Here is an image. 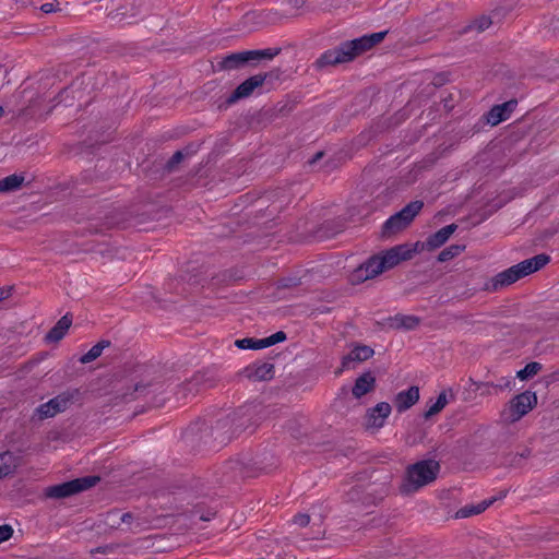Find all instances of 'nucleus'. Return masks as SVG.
<instances>
[{
	"label": "nucleus",
	"instance_id": "1",
	"mask_svg": "<svg viewBox=\"0 0 559 559\" xmlns=\"http://www.w3.org/2000/svg\"><path fill=\"white\" fill-rule=\"evenodd\" d=\"M255 407L245 405L238 409L222 416L214 424L202 429L201 440L210 448H221L253 425Z\"/></svg>",
	"mask_w": 559,
	"mask_h": 559
},
{
	"label": "nucleus",
	"instance_id": "2",
	"mask_svg": "<svg viewBox=\"0 0 559 559\" xmlns=\"http://www.w3.org/2000/svg\"><path fill=\"white\" fill-rule=\"evenodd\" d=\"M388 31L364 35L353 40L341 43L333 49L324 51L313 63L317 70H322L329 66H336L353 61L356 57L371 49L381 43L386 36Z\"/></svg>",
	"mask_w": 559,
	"mask_h": 559
},
{
	"label": "nucleus",
	"instance_id": "3",
	"mask_svg": "<svg viewBox=\"0 0 559 559\" xmlns=\"http://www.w3.org/2000/svg\"><path fill=\"white\" fill-rule=\"evenodd\" d=\"M390 492V476L353 486L345 495V501L354 508L365 510L377 507Z\"/></svg>",
	"mask_w": 559,
	"mask_h": 559
},
{
	"label": "nucleus",
	"instance_id": "4",
	"mask_svg": "<svg viewBox=\"0 0 559 559\" xmlns=\"http://www.w3.org/2000/svg\"><path fill=\"white\" fill-rule=\"evenodd\" d=\"M440 472V464L432 459L420 460L409 464L399 486L402 496H412L433 483Z\"/></svg>",
	"mask_w": 559,
	"mask_h": 559
},
{
	"label": "nucleus",
	"instance_id": "5",
	"mask_svg": "<svg viewBox=\"0 0 559 559\" xmlns=\"http://www.w3.org/2000/svg\"><path fill=\"white\" fill-rule=\"evenodd\" d=\"M549 260L550 258L547 254H537L531 259L524 260L498 273L491 280V284H486L485 288L490 290H498L504 286L511 285L520 278L540 270L549 262Z\"/></svg>",
	"mask_w": 559,
	"mask_h": 559
},
{
	"label": "nucleus",
	"instance_id": "6",
	"mask_svg": "<svg viewBox=\"0 0 559 559\" xmlns=\"http://www.w3.org/2000/svg\"><path fill=\"white\" fill-rule=\"evenodd\" d=\"M549 260L550 258L547 254H537L531 259L524 260L498 273L491 280V284H486L485 288L490 290H498L504 286L511 285L520 278L540 270L549 262Z\"/></svg>",
	"mask_w": 559,
	"mask_h": 559
},
{
	"label": "nucleus",
	"instance_id": "7",
	"mask_svg": "<svg viewBox=\"0 0 559 559\" xmlns=\"http://www.w3.org/2000/svg\"><path fill=\"white\" fill-rule=\"evenodd\" d=\"M424 202L416 200L409 202L401 211L390 216L381 227V237L389 239L411 225L420 213Z\"/></svg>",
	"mask_w": 559,
	"mask_h": 559
},
{
	"label": "nucleus",
	"instance_id": "8",
	"mask_svg": "<svg viewBox=\"0 0 559 559\" xmlns=\"http://www.w3.org/2000/svg\"><path fill=\"white\" fill-rule=\"evenodd\" d=\"M537 404V396L534 392L525 391L515 395L501 411L500 420L506 425L519 421L531 412Z\"/></svg>",
	"mask_w": 559,
	"mask_h": 559
},
{
	"label": "nucleus",
	"instance_id": "9",
	"mask_svg": "<svg viewBox=\"0 0 559 559\" xmlns=\"http://www.w3.org/2000/svg\"><path fill=\"white\" fill-rule=\"evenodd\" d=\"M98 481V476H85L75 478L59 485L48 487L46 490V496L56 499L67 498L92 488Z\"/></svg>",
	"mask_w": 559,
	"mask_h": 559
},
{
	"label": "nucleus",
	"instance_id": "10",
	"mask_svg": "<svg viewBox=\"0 0 559 559\" xmlns=\"http://www.w3.org/2000/svg\"><path fill=\"white\" fill-rule=\"evenodd\" d=\"M214 385L215 378L211 371H199L178 386L176 395L178 400H186Z\"/></svg>",
	"mask_w": 559,
	"mask_h": 559
},
{
	"label": "nucleus",
	"instance_id": "11",
	"mask_svg": "<svg viewBox=\"0 0 559 559\" xmlns=\"http://www.w3.org/2000/svg\"><path fill=\"white\" fill-rule=\"evenodd\" d=\"M73 394L69 392H62L49 400L48 402L40 404L34 411V416H37L39 420L51 418L59 413L64 412L72 404Z\"/></svg>",
	"mask_w": 559,
	"mask_h": 559
},
{
	"label": "nucleus",
	"instance_id": "12",
	"mask_svg": "<svg viewBox=\"0 0 559 559\" xmlns=\"http://www.w3.org/2000/svg\"><path fill=\"white\" fill-rule=\"evenodd\" d=\"M380 262L381 260L379 254H374L367 259V261L354 270L350 277L352 282L362 283L381 274L384 270L383 266L380 265Z\"/></svg>",
	"mask_w": 559,
	"mask_h": 559
},
{
	"label": "nucleus",
	"instance_id": "13",
	"mask_svg": "<svg viewBox=\"0 0 559 559\" xmlns=\"http://www.w3.org/2000/svg\"><path fill=\"white\" fill-rule=\"evenodd\" d=\"M265 82V76L258 74L252 75L240 83L234 92L227 97L226 104L233 105L242 98L249 97L257 87H260Z\"/></svg>",
	"mask_w": 559,
	"mask_h": 559
},
{
	"label": "nucleus",
	"instance_id": "14",
	"mask_svg": "<svg viewBox=\"0 0 559 559\" xmlns=\"http://www.w3.org/2000/svg\"><path fill=\"white\" fill-rule=\"evenodd\" d=\"M379 255L381 260L380 265L383 266L384 271L393 269L402 261L411 259L408 245L395 246L389 250L382 251Z\"/></svg>",
	"mask_w": 559,
	"mask_h": 559
},
{
	"label": "nucleus",
	"instance_id": "15",
	"mask_svg": "<svg viewBox=\"0 0 559 559\" xmlns=\"http://www.w3.org/2000/svg\"><path fill=\"white\" fill-rule=\"evenodd\" d=\"M239 374L251 381H269L274 377V365L254 362L243 368Z\"/></svg>",
	"mask_w": 559,
	"mask_h": 559
},
{
	"label": "nucleus",
	"instance_id": "16",
	"mask_svg": "<svg viewBox=\"0 0 559 559\" xmlns=\"http://www.w3.org/2000/svg\"><path fill=\"white\" fill-rule=\"evenodd\" d=\"M392 407L386 402H380L374 407L368 409L366 415V425L368 428L383 427L385 419L391 414Z\"/></svg>",
	"mask_w": 559,
	"mask_h": 559
},
{
	"label": "nucleus",
	"instance_id": "17",
	"mask_svg": "<svg viewBox=\"0 0 559 559\" xmlns=\"http://www.w3.org/2000/svg\"><path fill=\"white\" fill-rule=\"evenodd\" d=\"M454 234V223L449 224L426 238L427 252H432L447 243Z\"/></svg>",
	"mask_w": 559,
	"mask_h": 559
},
{
	"label": "nucleus",
	"instance_id": "18",
	"mask_svg": "<svg viewBox=\"0 0 559 559\" xmlns=\"http://www.w3.org/2000/svg\"><path fill=\"white\" fill-rule=\"evenodd\" d=\"M418 400L419 389L413 385L405 391L399 392L393 400V404L399 413H403L416 404Z\"/></svg>",
	"mask_w": 559,
	"mask_h": 559
},
{
	"label": "nucleus",
	"instance_id": "19",
	"mask_svg": "<svg viewBox=\"0 0 559 559\" xmlns=\"http://www.w3.org/2000/svg\"><path fill=\"white\" fill-rule=\"evenodd\" d=\"M516 107V100H509L500 105L493 106L487 114L486 120L491 126H497L507 120Z\"/></svg>",
	"mask_w": 559,
	"mask_h": 559
},
{
	"label": "nucleus",
	"instance_id": "20",
	"mask_svg": "<svg viewBox=\"0 0 559 559\" xmlns=\"http://www.w3.org/2000/svg\"><path fill=\"white\" fill-rule=\"evenodd\" d=\"M221 481L228 483L246 476L243 463L238 459L225 462L221 468Z\"/></svg>",
	"mask_w": 559,
	"mask_h": 559
},
{
	"label": "nucleus",
	"instance_id": "21",
	"mask_svg": "<svg viewBox=\"0 0 559 559\" xmlns=\"http://www.w3.org/2000/svg\"><path fill=\"white\" fill-rule=\"evenodd\" d=\"M373 355L374 350L370 346L357 344L342 358V367L343 369H349L350 362H362L370 359Z\"/></svg>",
	"mask_w": 559,
	"mask_h": 559
},
{
	"label": "nucleus",
	"instance_id": "22",
	"mask_svg": "<svg viewBox=\"0 0 559 559\" xmlns=\"http://www.w3.org/2000/svg\"><path fill=\"white\" fill-rule=\"evenodd\" d=\"M72 325V314L66 313L61 317L58 322L48 331L45 336L47 343H58L67 334L68 330Z\"/></svg>",
	"mask_w": 559,
	"mask_h": 559
},
{
	"label": "nucleus",
	"instance_id": "23",
	"mask_svg": "<svg viewBox=\"0 0 559 559\" xmlns=\"http://www.w3.org/2000/svg\"><path fill=\"white\" fill-rule=\"evenodd\" d=\"M248 66L243 51L229 53L216 63L217 71H234L239 70Z\"/></svg>",
	"mask_w": 559,
	"mask_h": 559
},
{
	"label": "nucleus",
	"instance_id": "24",
	"mask_svg": "<svg viewBox=\"0 0 559 559\" xmlns=\"http://www.w3.org/2000/svg\"><path fill=\"white\" fill-rule=\"evenodd\" d=\"M420 318L413 314H395L388 319V324L394 330H415L420 324Z\"/></svg>",
	"mask_w": 559,
	"mask_h": 559
},
{
	"label": "nucleus",
	"instance_id": "25",
	"mask_svg": "<svg viewBox=\"0 0 559 559\" xmlns=\"http://www.w3.org/2000/svg\"><path fill=\"white\" fill-rule=\"evenodd\" d=\"M376 388V377L371 371L364 372L359 376L352 389V393L356 399H360L365 394L373 391Z\"/></svg>",
	"mask_w": 559,
	"mask_h": 559
},
{
	"label": "nucleus",
	"instance_id": "26",
	"mask_svg": "<svg viewBox=\"0 0 559 559\" xmlns=\"http://www.w3.org/2000/svg\"><path fill=\"white\" fill-rule=\"evenodd\" d=\"M282 51L281 47L257 49V50H243L246 61L248 64H258L262 60H272L278 56Z\"/></svg>",
	"mask_w": 559,
	"mask_h": 559
},
{
	"label": "nucleus",
	"instance_id": "27",
	"mask_svg": "<svg viewBox=\"0 0 559 559\" xmlns=\"http://www.w3.org/2000/svg\"><path fill=\"white\" fill-rule=\"evenodd\" d=\"M142 2L135 3L134 1H127L115 11L109 13L111 20L123 21L130 17H134L140 13Z\"/></svg>",
	"mask_w": 559,
	"mask_h": 559
},
{
	"label": "nucleus",
	"instance_id": "28",
	"mask_svg": "<svg viewBox=\"0 0 559 559\" xmlns=\"http://www.w3.org/2000/svg\"><path fill=\"white\" fill-rule=\"evenodd\" d=\"M495 498L485 499L478 503H472L456 510V519H466L473 515H477L487 510L493 502Z\"/></svg>",
	"mask_w": 559,
	"mask_h": 559
},
{
	"label": "nucleus",
	"instance_id": "29",
	"mask_svg": "<svg viewBox=\"0 0 559 559\" xmlns=\"http://www.w3.org/2000/svg\"><path fill=\"white\" fill-rule=\"evenodd\" d=\"M25 181L23 175L13 174L0 180V193H9L19 190Z\"/></svg>",
	"mask_w": 559,
	"mask_h": 559
},
{
	"label": "nucleus",
	"instance_id": "30",
	"mask_svg": "<svg viewBox=\"0 0 559 559\" xmlns=\"http://www.w3.org/2000/svg\"><path fill=\"white\" fill-rule=\"evenodd\" d=\"M110 346V341L102 340L97 344H95L87 353H85L81 358L80 362L88 364L97 359L103 350Z\"/></svg>",
	"mask_w": 559,
	"mask_h": 559
},
{
	"label": "nucleus",
	"instance_id": "31",
	"mask_svg": "<svg viewBox=\"0 0 559 559\" xmlns=\"http://www.w3.org/2000/svg\"><path fill=\"white\" fill-rule=\"evenodd\" d=\"M448 403V400H447V395L444 392H441L439 394V396L437 397L436 402H433L429 407L428 409L424 413V418L425 419H428L430 418L431 416L438 414L439 412H441L444 406L447 405Z\"/></svg>",
	"mask_w": 559,
	"mask_h": 559
},
{
	"label": "nucleus",
	"instance_id": "32",
	"mask_svg": "<svg viewBox=\"0 0 559 559\" xmlns=\"http://www.w3.org/2000/svg\"><path fill=\"white\" fill-rule=\"evenodd\" d=\"M542 369V365L539 362L533 361L527 364L523 369L516 372V377L521 380H526L535 374Z\"/></svg>",
	"mask_w": 559,
	"mask_h": 559
},
{
	"label": "nucleus",
	"instance_id": "33",
	"mask_svg": "<svg viewBox=\"0 0 559 559\" xmlns=\"http://www.w3.org/2000/svg\"><path fill=\"white\" fill-rule=\"evenodd\" d=\"M235 345L239 349H262L261 338L246 337L235 341Z\"/></svg>",
	"mask_w": 559,
	"mask_h": 559
},
{
	"label": "nucleus",
	"instance_id": "34",
	"mask_svg": "<svg viewBox=\"0 0 559 559\" xmlns=\"http://www.w3.org/2000/svg\"><path fill=\"white\" fill-rule=\"evenodd\" d=\"M286 333L283 331H278L267 337L261 338L262 348H266L273 346L280 342H284L286 340Z\"/></svg>",
	"mask_w": 559,
	"mask_h": 559
},
{
	"label": "nucleus",
	"instance_id": "35",
	"mask_svg": "<svg viewBox=\"0 0 559 559\" xmlns=\"http://www.w3.org/2000/svg\"><path fill=\"white\" fill-rule=\"evenodd\" d=\"M185 154L182 151H176L173 156L166 163V168L171 171L175 167L182 162Z\"/></svg>",
	"mask_w": 559,
	"mask_h": 559
},
{
	"label": "nucleus",
	"instance_id": "36",
	"mask_svg": "<svg viewBox=\"0 0 559 559\" xmlns=\"http://www.w3.org/2000/svg\"><path fill=\"white\" fill-rule=\"evenodd\" d=\"M491 25V20L488 16H481L476 20L469 27L475 28L477 32H484Z\"/></svg>",
	"mask_w": 559,
	"mask_h": 559
},
{
	"label": "nucleus",
	"instance_id": "37",
	"mask_svg": "<svg viewBox=\"0 0 559 559\" xmlns=\"http://www.w3.org/2000/svg\"><path fill=\"white\" fill-rule=\"evenodd\" d=\"M454 258V245H450L447 248H444L438 255L437 261L438 262H447Z\"/></svg>",
	"mask_w": 559,
	"mask_h": 559
},
{
	"label": "nucleus",
	"instance_id": "38",
	"mask_svg": "<svg viewBox=\"0 0 559 559\" xmlns=\"http://www.w3.org/2000/svg\"><path fill=\"white\" fill-rule=\"evenodd\" d=\"M511 383H512V379L511 378H502L496 384H493V383H491V384H489V383L484 384V388H486V389L492 388L496 391H498V390L502 391L504 389H510L511 388Z\"/></svg>",
	"mask_w": 559,
	"mask_h": 559
},
{
	"label": "nucleus",
	"instance_id": "39",
	"mask_svg": "<svg viewBox=\"0 0 559 559\" xmlns=\"http://www.w3.org/2000/svg\"><path fill=\"white\" fill-rule=\"evenodd\" d=\"M480 288V283H478L475 278L472 280L471 285L468 284V288L463 290L460 296L463 298H468L474 295Z\"/></svg>",
	"mask_w": 559,
	"mask_h": 559
},
{
	"label": "nucleus",
	"instance_id": "40",
	"mask_svg": "<svg viewBox=\"0 0 559 559\" xmlns=\"http://www.w3.org/2000/svg\"><path fill=\"white\" fill-rule=\"evenodd\" d=\"M13 535V528L9 524L0 525V544L10 539Z\"/></svg>",
	"mask_w": 559,
	"mask_h": 559
},
{
	"label": "nucleus",
	"instance_id": "41",
	"mask_svg": "<svg viewBox=\"0 0 559 559\" xmlns=\"http://www.w3.org/2000/svg\"><path fill=\"white\" fill-rule=\"evenodd\" d=\"M282 74H283V71L280 68H275L269 72L259 73L258 75L265 76V82H266V81L278 80L282 76Z\"/></svg>",
	"mask_w": 559,
	"mask_h": 559
},
{
	"label": "nucleus",
	"instance_id": "42",
	"mask_svg": "<svg viewBox=\"0 0 559 559\" xmlns=\"http://www.w3.org/2000/svg\"><path fill=\"white\" fill-rule=\"evenodd\" d=\"M426 239L423 240V241H417L413 245V247H409L408 246V251H409V254H411V259L413 258V255L415 253H420V252H424V251H427V248H426Z\"/></svg>",
	"mask_w": 559,
	"mask_h": 559
},
{
	"label": "nucleus",
	"instance_id": "43",
	"mask_svg": "<svg viewBox=\"0 0 559 559\" xmlns=\"http://www.w3.org/2000/svg\"><path fill=\"white\" fill-rule=\"evenodd\" d=\"M294 523L301 527H305L310 523V516L309 514L306 513H299L294 516Z\"/></svg>",
	"mask_w": 559,
	"mask_h": 559
},
{
	"label": "nucleus",
	"instance_id": "44",
	"mask_svg": "<svg viewBox=\"0 0 559 559\" xmlns=\"http://www.w3.org/2000/svg\"><path fill=\"white\" fill-rule=\"evenodd\" d=\"M40 10L44 12V13H51V12H55L56 11V5L53 3H44L41 7H40Z\"/></svg>",
	"mask_w": 559,
	"mask_h": 559
},
{
	"label": "nucleus",
	"instance_id": "45",
	"mask_svg": "<svg viewBox=\"0 0 559 559\" xmlns=\"http://www.w3.org/2000/svg\"><path fill=\"white\" fill-rule=\"evenodd\" d=\"M134 516L131 512H126L123 513L121 516H120V521L121 523H126V524H131V522L133 521Z\"/></svg>",
	"mask_w": 559,
	"mask_h": 559
},
{
	"label": "nucleus",
	"instance_id": "46",
	"mask_svg": "<svg viewBox=\"0 0 559 559\" xmlns=\"http://www.w3.org/2000/svg\"><path fill=\"white\" fill-rule=\"evenodd\" d=\"M11 290H12V287L0 288V301L10 297Z\"/></svg>",
	"mask_w": 559,
	"mask_h": 559
},
{
	"label": "nucleus",
	"instance_id": "47",
	"mask_svg": "<svg viewBox=\"0 0 559 559\" xmlns=\"http://www.w3.org/2000/svg\"><path fill=\"white\" fill-rule=\"evenodd\" d=\"M148 384H144L142 382H139L134 385V392H139L141 394H144L146 392Z\"/></svg>",
	"mask_w": 559,
	"mask_h": 559
},
{
	"label": "nucleus",
	"instance_id": "48",
	"mask_svg": "<svg viewBox=\"0 0 559 559\" xmlns=\"http://www.w3.org/2000/svg\"><path fill=\"white\" fill-rule=\"evenodd\" d=\"M445 79L443 78V74H439L433 79V84L436 86H440L444 83Z\"/></svg>",
	"mask_w": 559,
	"mask_h": 559
},
{
	"label": "nucleus",
	"instance_id": "49",
	"mask_svg": "<svg viewBox=\"0 0 559 559\" xmlns=\"http://www.w3.org/2000/svg\"><path fill=\"white\" fill-rule=\"evenodd\" d=\"M323 155H324L323 152L316 153L314 156L311 159H309V164L312 165V164L317 163Z\"/></svg>",
	"mask_w": 559,
	"mask_h": 559
},
{
	"label": "nucleus",
	"instance_id": "50",
	"mask_svg": "<svg viewBox=\"0 0 559 559\" xmlns=\"http://www.w3.org/2000/svg\"><path fill=\"white\" fill-rule=\"evenodd\" d=\"M10 473L9 469H5L3 467H0V479H2L4 476H7Z\"/></svg>",
	"mask_w": 559,
	"mask_h": 559
},
{
	"label": "nucleus",
	"instance_id": "51",
	"mask_svg": "<svg viewBox=\"0 0 559 559\" xmlns=\"http://www.w3.org/2000/svg\"><path fill=\"white\" fill-rule=\"evenodd\" d=\"M7 456L11 457L12 454L10 452H4L0 455V459L3 461Z\"/></svg>",
	"mask_w": 559,
	"mask_h": 559
},
{
	"label": "nucleus",
	"instance_id": "52",
	"mask_svg": "<svg viewBox=\"0 0 559 559\" xmlns=\"http://www.w3.org/2000/svg\"><path fill=\"white\" fill-rule=\"evenodd\" d=\"M465 247H460L459 245L455 246L456 254L460 253V251H463Z\"/></svg>",
	"mask_w": 559,
	"mask_h": 559
},
{
	"label": "nucleus",
	"instance_id": "53",
	"mask_svg": "<svg viewBox=\"0 0 559 559\" xmlns=\"http://www.w3.org/2000/svg\"><path fill=\"white\" fill-rule=\"evenodd\" d=\"M4 115V108L0 106V118Z\"/></svg>",
	"mask_w": 559,
	"mask_h": 559
},
{
	"label": "nucleus",
	"instance_id": "54",
	"mask_svg": "<svg viewBox=\"0 0 559 559\" xmlns=\"http://www.w3.org/2000/svg\"><path fill=\"white\" fill-rule=\"evenodd\" d=\"M201 520H203V521H209L210 519H209V518L201 516Z\"/></svg>",
	"mask_w": 559,
	"mask_h": 559
}]
</instances>
